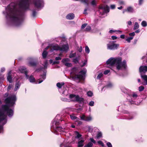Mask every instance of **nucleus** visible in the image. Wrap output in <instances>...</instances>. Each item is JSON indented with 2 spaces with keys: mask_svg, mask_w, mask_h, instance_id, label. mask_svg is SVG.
Returning a JSON list of instances; mask_svg holds the SVG:
<instances>
[{
  "mask_svg": "<svg viewBox=\"0 0 147 147\" xmlns=\"http://www.w3.org/2000/svg\"><path fill=\"white\" fill-rule=\"evenodd\" d=\"M19 9H16L13 3H11L5 9V12H3L7 19L16 26H19L23 20L24 11L29 8L28 0H21L18 3Z\"/></svg>",
  "mask_w": 147,
  "mask_h": 147,
  "instance_id": "1",
  "label": "nucleus"
},
{
  "mask_svg": "<svg viewBox=\"0 0 147 147\" xmlns=\"http://www.w3.org/2000/svg\"><path fill=\"white\" fill-rule=\"evenodd\" d=\"M122 58L120 57L116 58L111 57L106 62L107 67L111 68V67L115 65L117 69L119 70L122 68H125L126 62L125 60L121 61Z\"/></svg>",
  "mask_w": 147,
  "mask_h": 147,
  "instance_id": "2",
  "label": "nucleus"
},
{
  "mask_svg": "<svg viewBox=\"0 0 147 147\" xmlns=\"http://www.w3.org/2000/svg\"><path fill=\"white\" fill-rule=\"evenodd\" d=\"M7 112L9 117H11L13 115V111L6 107L4 109L0 108V125H3L7 122V116L5 112ZM3 127L0 125V130L2 129Z\"/></svg>",
  "mask_w": 147,
  "mask_h": 147,
  "instance_id": "3",
  "label": "nucleus"
},
{
  "mask_svg": "<svg viewBox=\"0 0 147 147\" xmlns=\"http://www.w3.org/2000/svg\"><path fill=\"white\" fill-rule=\"evenodd\" d=\"M86 70H83L80 71L79 74L78 69L74 68L73 69V72L71 73V75L73 78L75 80H84L85 78V75L86 73Z\"/></svg>",
  "mask_w": 147,
  "mask_h": 147,
  "instance_id": "4",
  "label": "nucleus"
},
{
  "mask_svg": "<svg viewBox=\"0 0 147 147\" xmlns=\"http://www.w3.org/2000/svg\"><path fill=\"white\" fill-rule=\"evenodd\" d=\"M51 46L52 48L50 50L51 52H52L54 50L60 51H67L69 49V46L67 44L63 45L61 47H60L57 44H51Z\"/></svg>",
  "mask_w": 147,
  "mask_h": 147,
  "instance_id": "5",
  "label": "nucleus"
},
{
  "mask_svg": "<svg viewBox=\"0 0 147 147\" xmlns=\"http://www.w3.org/2000/svg\"><path fill=\"white\" fill-rule=\"evenodd\" d=\"M16 100V96L14 95H12L6 98L5 101L9 106H12L15 104Z\"/></svg>",
  "mask_w": 147,
  "mask_h": 147,
  "instance_id": "6",
  "label": "nucleus"
},
{
  "mask_svg": "<svg viewBox=\"0 0 147 147\" xmlns=\"http://www.w3.org/2000/svg\"><path fill=\"white\" fill-rule=\"evenodd\" d=\"M59 115H57L55 119L53 120L52 122V125L51 126V128L54 129L56 131H63V129L60 127L57 126V125L59 124V121H56L55 119Z\"/></svg>",
  "mask_w": 147,
  "mask_h": 147,
  "instance_id": "7",
  "label": "nucleus"
},
{
  "mask_svg": "<svg viewBox=\"0 0 147 147\" xmlns=\"http://www.w3.org/2000/svg\"><path fill=\"white\" fill-rule=\"evenodd\" d=\"M115 41H111L109 42V43L107 45V49L110 50H114L117 49L119 47V45L118 44H115Z\"/></svg>",
  "mask_w": 147,
  "mask_h": 147,
  "instance_id": "8",
  "label": "nucleus"
},
{
  "mask_svg": "<svg viewBox=\"0 0 147 147\" xmlns=\"http://www.w3.org/2000/svg\"><path fill=\"white\" fill-rule=\"evenodd\" d=\"M33 4L35 7L37 8H41L43 7V1L42 0H34Z\"/></svg>",
  "mask_w": 147,
  "mask_h": 147,
  "instance_id": "9",
  "label": "nucleus"
},
{
  "mask_svg": "<svg viewBox=\"0 0 147 147\" xmlns=\"http://www.w3.org/2000/svg\"><path fill=\"white\" fill-rule=\"evenodd\" d=\"M99 11L100 13L101 12H102L101 14H103L104 13L109 12V8L107 5L104 6V7H100L99 8Z\"/></svg>",
  "mask_w": 147,
  "mask_h": 147,
  "instance_id": "10",
  "label": "nucleus"
},
{
  "mask_svg": "<svg viewBox=\"0 0 147 147\" xmlns=\"http://www.w3.org/2000/svg\"><path fill=\"white\" fill-rule=\"evenodd\" d=\"M19 71L22 73L24 74L26 76V77L27 78H28V76L27 75L28 71L24 67H20L19 69Z\"/></svg>",
  "mask_w": 147,
  "mask_h": 147,
  "instance_id": "11",
  "label": "nucleus"
},
{
  "mask_svg": "<svg viewBox=\"0 0 147 147\" xmlns=\"http://www.w3.org/2000/svg\"><path fill=\"white\" fill-rule=\"evenodd\" d=\"M139 71L141 74H145L147 71V66H140L139 68Z\"/></svg>",
  "mask_w": 147,
  "mask_h": 147,
  "instance_id": "12",
  "label": "nucleus"
},
{
  "mask_svg": "<svg viewBox=\"0 0 147 147\" xmlns=\"http://www.w3.org/2000/svg\"><path fill=\"white\" fill-rule=\"evenodd\" d=\"M78 97V95H76L74 94H71L69 96V98L71 99V100L74 101H76Z\"/></svg>",
  "mask_w": 147,
  "mask_h": 147,
  "instance_id": "13",
  "label": "nucleus"
},
{
  "mask_svg": "<svg viewBox=\"0 0 147 147\" xmlns=\"http://www.w3.org/2000/svg\"><path fill=\"white\" fill-rule=\"evenodd\" d=\"M141 77L142 79L144 81V82L143 84L144 85L147 84V76L146 75H142L141 74Z\"/></svg>",
  "mask_w": 147,
  "mask_h": 147,
  "instance_id": "14",
  "label": "nucleus"
},
{
  "mask_svg": "<svg viewBox=\"0 0 147 147\" xmlns=\"http://www.w3.org/2000/svg\"><path fill=\"white\" fill-rule=\"evenodd\" d=\"M74 15L73 13H70L68 14L66 16L67 19L71 20L74 19Z\"/></svg>",
  "mask_w": 147,
  "mask_h": 147,
  "instance_id": "15",
  "label": "nucleus"
},
{
  "mask_svg": "<svg viewBox=\"0 0 147 147\" xmlns=\"http://www.w3.org/2000/svg\"><path fill=\"white\" fill-rule=\"evenodd\" d=\"M11 71H10L8 73V76L7 77V80L10 83H11L12 82V77L11 76Z\"/></svg>",
  "mask_w": 147,
  "mask_h": 147,
  "instance_id": "16",
  "label": "nucleus"
},
{
  "mask_svg": "<svg viewBox=\"0 0 147 147\" xmlns=\"http://www.w3.org/2000/svg\"><path fill=\"white\" fill-rule=\"evenodd\" d=\"M84 141V140H81L79 141L78 143V147H82L84 145L83 143Z\"/></svg>",
  "mask_w": 147,
  "mask_h": 147,
  "instance_id": "17",
  "label": "nucleus"
},
{
  "mask_svg": "<svg viewBox=\"0 0 147 147\" xmlns=\"http://www.w3.org/2000/svg\"><path fill=\"white\" fill-rule=\"evenodd\" d=\"M46 73H44V74L41 76L42 78L43 79V80H39L38 82V83L40 84L43 81V80H45L46 78Z\"/></svg>",
  "mask_w": 147,
  "mask_h": 147,
  "instance_id": "18",
  "label": "nucleus"
},
{
  "mask_svg": "<svg viewBox=\"0 0 147 147\" xmlns=\"http://www.w3.org/2000/svg\"><path fill=\"white\" fill-rule=\"evenodd\" d=\"M138 97V95L136 93L133 92L132 94L131 95V97L132 99H136Z\"/></svg>",
  "mask_w": 147,
  "mask_h": 147,
  "instance_id": "19",
  "label": "nucleus"
},
{
  "mask_svg": "<svg viewBox=\"0 0 147 147\" xmlns=\"http://www.w3.org/2000/svg\"><path fill=\"white\" fill-rule=\"evenodd\" d=\"M20 84L19 82H17L15 85L14 90L15 91L17 90H18V89L20 88Z\"/></svg>",
  "mask_w": 147,
  "mask_h": 147,
  "instance_id": "20",
  "label": "nucleus"
},
{
  "mask_svg": "<svg viewBox=\"0 0 147 147\" xmlns=\"http://www.w3.org/2000/svg\"><path fill=\"white\" fill-rule=\"evenodd\" d=\"M29 80L31 82H34L35 80L34 78L32 76H31L29 78H28Z\"/></svg>",
  "mask_w": 147,
  "mask_h": 147,
  "instance_id": "21",
  "label": "nucleus"
},
{
  "mask_svg": "<svg viewBox=\"0 0 147 147\" xmlns=\"http://www.w3.org/2000/svg\"><path fill=\"white\" fill-rule=\"evenodd\" d=\"M70 118L73 120H75L76 119V120H78V119L77 117H76L74 114H71L70 115Z\"/></svg>",
  "mask_w": 147,
  "mask_h": 147,
  "instance_id": "22",
  "label": "nucleus"
},
{
  "mask_svg": "<svg viewBox=\"0 0 147 147\" xmlns=\"http://www.w3.org/2000/svg\"><path fill=\"white\" fill-rule=\"evenodd\" d=\"M127 11L129 12L132 13L134 11V9L132 7H127Z\"/></svg>",
  "mask_w": 147,
  "mask_h": 147,
  "instance_id": "23",
  "label": "nucleus"
},
{
  "mask_svg": "<svg viewBox=\"0 0 147 147\" xmlns=\"http://www.w3.org/2000/svg\"><path fill=\"white\" fill-rule=\"evenodd\" d=\"M75 134L76 135V138H80V139H82L81 138L82 135L79 134L78 132V131H76Z\"/></svg>",
  "mask_w": 147,
  "mask_h": 147,
  "instance_id": "24",
  "label": "nucleus"
},
{
  "mask_svg": "<svg viewBox=\"0 0 147 147\" xmlns=\"http://www.w3.org/2000/svg\"><path fill=\"white\" fill-rule=\"evenodd\" d=\"M84 101V99L83 98L80 97L79 96H78V97L77 98L76 101L81 102H83Z\"/></svg>",
  "mask_w": 147,
  "mask_h": 147,
  "instance_id": "25",
  "label": "nucleus"
},
{
  "mask_svg": "<svg viewBox=\"0 0 147 147\" xmlns=\"http://www.w3.org/2000/svg\"><path fill=\"white\" fill-rule=\"evenodd\" d=\"M47 54V52L45 50H44L42 53L43 58H46Z\"/></svg>",
  "mask_w": 147,
  "mask_h": 147,
  "instance_id": "26",
  "label": "nucleus"
},
{
  "mask_svg": "<svg viewBox=\"0 0 147 147\" xmlns=\"http://www.w3.org/2000/svg\"><path fill=\"white\" fill-rule=\"evenodd\" d=\"M139 25L137 22H136L134 26V30H136L138 29L139 28Z\"/></svg>",
  "mask_w": 147,
  "mask_h": 147,
  "instance_id": "27",
  "label": "nucleus"
},
{
  "mask_svg": "<svg viewBox=\"0 0 147 147\" xmlns=\"http://www.w3.org/2000/svg\"><path fill=\"white\" fill-rule=\"evenodd\" d=\"M102 137V134L100 132H98L96 136V138L97 139L99 138Z\"/></svg>",
  "mask_w": 147,
  "mask_h": 147,
  "instance_id": "28",
  "label": "nucleus"
},
{
  "mask_svg": "<svg viewBox=\"0 0 147 147\" xmlns=\"http://www.w3.org/2000/svg\"><path fill=\"white\" fill-rule=\"evenodd\" d=\"M64 84V83H58L57 84V86L59 88H61Z\"/></svg>",
  "mask_w": 147,
  "mask_h": 147,
  "instance_id": "29",
  "label": "nucleus"
},
{
  "mask_svg": "<svg viewBox=\"0 0 147 147\" xmlns=\"http://www.w3.org/2000/svg\"><path fill=\"white\" fill-rule=\"evenodd\" d=\"M92 117L90 116H86V117L85 121H90L92 120Z\"/></svg>",
  "mask_w": 147,
  "mask_h": 147,
  "instance_id": "30",
  "label": "nucleus"
},
{
  "mask_svg": "<svg viewBox=\"0 0 147 147\" xmlns=\"http://www.w3.org/2000/svg\"><path fill=\"white\" fill-rule=\"evenodd\" d=\"M122 91L124 93H127V89L124 87H122L121 88Z\"/></svg>",
  "mask_w": 147,
  "mask_h": 147,
  "instance_id": "31",
  "label": "nucleus"
},
{
  "mask_svg": "<svg viewBox=\"0 0 147 147\" xmlns=\"http://www.w3.org/2000/svg\"><path fill=\"white\" fill-rule=\"evenodd\" d=\"M79 58L77 57L76 58L73 59V62L75 63H78V60Z\"/></svg>",
  "mask_w": 147,
  "mask_h": 147,
  "instance_id": "32",
  "label": "nucleus"
},
{
  "mask_svg": "<svg viewBox=\"0 0 147 147\" xmlns=\"http://www.w3.org/2000/svg\"><path fill=\"white\" fill-rule=\"evenodd\" d=\"M93 144L91 142H89L87 145L84 146V147H92Z\"/></svg>",
  "mask_w": 147,
  "mask_h": 147,
  "instance_id": "33",
  "label": "nucleus"
},
{
  "mask_svg": "<svg viewBox=\"0 0 147 147\" xmlns=\"http://www.w3.org/2000/svg\"><path fill=\"white\" fill-rule=\"evenodd\" d=\"M91 28L90 26H87L85 29L84 30L86 31H90L91 30Z\"/></svg>",
  "mask_w": 147,
  "mask_h": 147,
  "instance_id": "34",
  "label": "nucleus"
},
{
  "mask_svg": "<svg viewBox=\"0 0 147 147\" xmlns=\"http://www.w3.org/2000/svg\"><path fill=\"white\" fill-rule=\"evenodd\" d=\"M71 53L70 54L69 56V57L70 58H72V57H74L76 55V53H72V51H71Z\"/></svg>",
  "mask_w": 147,
  "mask_h": 147,
  "instance_id": "35",
  "label": "nucleus"
},
{
  "mask_svg": "<svg viewBox=\"0 0 147 147\" xmlns=\"http://www.w3.org/2000/svg\"><path fill=\"white\" fill-rule=\"evenodd\" d=\"M69 61V59L68 58H65L64 59H63L62 60V62L63 63H66L68 61Z\"/></svg>",
  "mask_w": 147,
  "mask_h": 147,
  "instance_id": "36",
  "label": "nucleus"
},
{
  "mask_svg": "<svg viewBox=\"0 0 147 147\" xmlns=\"http://www.w3.org/2000/svg\"><path fill=\"white\" fill-rule=\"evenodd\" d=\"M87 94L88 96H92L93 95V93L91 91H88L87 92Z\"/></svg>",
  "mask_w": 147,
  "mask_h": 147,
  "instance_id": "37",
  "label": "nucleus"
},
{
  "mask_svg": "<svg viewBox=\"0 0 147 147\" xmlns=\"http://www.w3.org/2000/svg\"><path fill=\"white\" fill-rule=\"evenodd\" d=\"M133 38V37H129L126 39V40L128 42H130V41L132 40Z\"/></svg>",
  "mask_w": 147,
  "mask_h": 147,
  "instance_id": "38",
  "label": "nucleus"
},
{
  "mask_svg": "<svg viewBox=\"0 0 147 147\" xmlns=\"http://www.w3.org/2000/svg\"><path fill=\"white\" fill-rule=\"evenodd\" d=\"M103 76V74L102 73H100L98 75V76H97V78L98 79H100L101 78L102 76Z\"/></svg>",
  "mask_w": 147,
  "mask_h": 147,
  "instance_id": "39",
  "label": "nucleus"
},
{
  "mask_svg": "<svg viewBox=\"0 0 147 147\" xmlns=\"http://www.w3.org/2000/svg\"><path fill=\"white\" fill-rule=\"evenodd\" d=\"M97 1L96 0H92L91 1V4L92 5H96V4Z\"/></svg>",
  "mask_w": 147,
  "mask_h": 147,
  "instance_id": "40",
  "label": "nucleus"
},
{
  "mask_svg": "<svg viewBox=\"0 0 147 147\" xmlns=\"http://www.w3.org/2000/svg\"><path fill=\"white\" fill-rule=\"evenodd\" d=\"M141 24L143 27H145L147 26L146 22L145 21H143L142 22Z\"/></svg>",
  "mask_w": 147,
  "mask_h": 147,
  "instance_id": "41",
  "label": "nucleus"
},
{
  "mask_svg": "<svg viewBox=\"0 0 147 147\" xmlns=\"http://www.w3.org/2000/svg\"><path fill=\"white\" fill-rule=\"evenodd\" d=\"M85 51V52L88 53L90 52L89 49L87 46L86 47Z\"/></svg>",
  "mask_w": 147,
  "mask_h": 147,
  "instance_id": "42",
  "label": "nucleus"
},
{
  "mask_svg": "<svg viewBox=\"0 0 147 147\" xmlns=\"http://www.w3.org/2000/svg\"><path fill=\"white\" fill-rule=\"evenodd\" d=\"M67 67H71V64L69 63H68L67 62L63 63Z\"/></svg>",
  "mask_w": 147,
  "mask_h": 147,
  "instance_id": "43",
  "label": "nucleus"
},
{
  "mask_svg": "<svg viewBox=\"0 0 147 147\" xmlns=\"http://www.w3.org/2000/svg\"><path fill=\"white\" fill-rule=\"evenodd\" d=\"M144 86H141L139 87V91L140 92H141L143 91L144 89Z\"/></svg>",
  "mask_w": 147,
  "mask_h": 147,
  "instance_id": "44",
  "label": "nucleus"
},
{
  "mask_svg": "<svg viewBox=\"0 0 147 147\" xmlns=\"http://www.w3.org/2000/svg\"><path fill=\"white\" fill-rule=\"evenodd\" d=\"M29 63L30 65L32 66H34L36 65V63L34 62H30Z\"/></svg>",
  "mask_w": 147,
  "mask_h": 147,
  "instance_id": "45",
  "label": "nucleus"
},
{
  "mask_svg": "<svg viewBox=\"0 0 147 147\" xmlns=\"http://www.w3.org/2000/svg\"><path fill=\"white\" fill-rule=\"evenodd\" d=\"M87 24L86 23H84L81 26V29H84L87 26Z\"/></svg>",
  "mask_w": 147,
  "mask_h": 147,
  "instance_id": "46",
  "label": "nucleus"
},
{
  "mask_svg": "<svg viewBox=\"0 0 147 147\" xmlns=\"http://www.w3.org/2000/svg\"><path fill=\"white\" fill-rule=\"evenodd\" d=\"M80 117L82 120L85 121L86 116H85L84 115H83L82 116H80Z\"/></svg>",
  "mask_w": 147,
  "mask_h": 147,
  "instance_id": "47",
  "label": "nucleus"
},
{
  "mask_svg": "<svg viewBox=\"0 0 147 147\" xmlns=\"http://www.w3.org/2000/svg\"><path fill=\"white\" fill-rule=\"evenodd\" d=\"M94 102L92 101H90L89 103V105L91 106H92L94 105Z\"/></svg>",
  "mask_w": 147,
  "mask_h": 147,
  "instance_id": "48",
  "label": "nucleus"
},
{
  "mask_svg": "<svg viewBox=\"0 0 147 147\" xmlns=\"http://www.w3.org/2000/svg\"><path fill=\"white\" fill-rule=\"evenodd\" d=\"M98 143L99 144H100L102 146H104V143L101 141H99L98 142Z\"/></svg>",
  "mask_w": 147,
  "mask_h": 147,
  "instance_id": "49",
  "label": "nucleus"
},
{
  "mask_svg": "<svg viewBox=\"0 0 147 147\" xmlns=\"http://www.w3.org/2000/svg\"><path fill=\"white\" fill-rule=\"evenodd\" d=\"M61 100L63 101H66V102L67 101H69V100L68 99H67V98H61Z\"/></svg>",
  "mask_w": 147,
  "mask_h": 147,
  "instance_id": "50",
  "label": "nucleus"
},
{
  "mask_svg": "<svg viewBox=\"0 0 147 147\" xmlns=\"http://www.w3.org/2000/svg\"><path fill=\"white\" fill-rule=\"evenodd\" d=\"M107 145L108 147H112V145L111 143L108 142L107 143Z\"/></svg>",
  "mask_w": 147,
  "mask_h": 147,
  "instance_id": "51",
  "label": "nucleus"
},
{
  "mask_svg": "<svg viewBox=\"0 0 147 147\" xmlns=\"http://www.w3.org/2000/svg\"><path fill=\"white\" fill-rule=\"evenodd\" d=\"M109 70H106L104 72V74L105 75L108 74L110 72Z\"/></svg>",
  "mask_w": 147,
  "mask_h": 147,
  "instance_id": "52",
  "label": "nucleus"
},
{
  "mask_svg": "<svg viewBox=\"0 0 147 147\" xmlns=\"http://www.w3.org/2000/svg\"><path fill=\"white\" fill-rule=\"evenodd\" d=\"M36 12L34 10L33 11L32 13V16L34 17L36 16Z\"/></svg>",
  "mask_w": 147,
  "mask_h": 147,
  "instance_id": "53",
  "label": "nucleus"
},
{
  "mask_svg": "<svg viewBox=\"0 0 147 147\" xmlns=\"http://www.w3.org/2000/svg\"><path fill=\"white\" fill-rule=\"evenodd\" d=\"M90 140L92 142H93L94 144H95L96 143V141L93 138H91L90 139Z\"/></svg>",
  "mask_w": 147,
  "mask_h": 147,
  "instance_id": "54",
  "label": "nucleus"
},
{
  "mask_svg": "<svg viewBox=\"0 0 147 147\" xmlns=\"http://www.w3.org/2000/svg\"><path fill=\"white\" fill-rule=\"evenodd\" d=\"M51 44L49 45V46H47L46 48H45V50L46 51V50H47L49 48H51V49L52 48V46H51Z\"/></svg>",
  "mask_w": 147,
  "mask_h": 147,
  "instance_id": "55",
  "label": "nucleus"
},
{
  "mask_svg": "<svg viewBox=\"0 0 147 147\" xmlns=\"http://www.w3.org/2000/svg\"><path fill=\"white\" fill-rule=\"evenodd\" d=\"M111 8L112 9H114L115 7V5H112L110 6Z\"/></svg>",
  "mask_w": 147,
  "mask_h": 147,
  "instance_id": "56",
  "label": "nucleus"
},
{
  "mask_svg": "<svg viewBox=\"0 0 147 147\" xmlns=\"http://www.w3.org/2000/svg\"><path fill=\"white\" fill-rule=\"evenodd\" d=\"M122 33V31L119 30H116V34H118V33H120V34H121Z\"/></svg>",
  "mask_w": 147,
  "mask_h": 147,
  "instance_id": "57",
  "label": "nucleus"
},
{
  "mask_svg": "<svg viewBox=\"0 0 147 147\" xmlns=\"http://www.w3.org/2000/svg\"><path fill=\"white\" fill-rule=\"evenodd\" d=\"M112 39L113 40H115L117 38V37L116 36H111Z\"/></svg>",
  "mask_w": 147,
  "mask_h": 147,
  "instance_id": "58",
  "label": "nucleus"
},
{
  "mask_svg": "<svg viewBox=\"0 0 147 147\" xmlns=\"http://www.w3.org/2000/svg\"><path fill=\"white\" fill-rule=\"evenodd\" d=\"M116 30H111L109 31V32L110 33H112L113 32H115L116 33Z\"/></svg>",
  "mask_w": 147,
  "mask_h": 147,
  "instance_id": "59",
  "label": "nucleus"
},
{
  "mask_svg": "<svg viewBox=\"0 0 147 147\" xmlns=\"http://www.w3.org/2000/svg\"><path fill=\"white\" fill-rule=\"evenodd\" d=\"M135 32H133L129 34V35L131 36H134L135 35Z\"/></svg>",
  "mask_w": 147,
  "mask_h": 147,
  "instance_id": "60",
  "label": "nucleus"
},
{
  "mask_svg": "<svg viewBox=\"0 0 147 147\" xmlns=\"http://www.w3.org/2000/svg\"><path fill=\"white\" fill-rule=\"evenodd\" d=\"M47 61H46L45 63V65H44V67L45 68H46L47 67Z\"/></svg>",
  "mask_w": 147,
  "mask_h": 147,
  "instance_id": "61",
  "label": "nucleus"
},
{
  "mask_svg": "<svg viewBox=\"0 0 147 147\" xmlns=\"http://www.w3.org/2000/svg\"><path fill=\"white\" fill-rule=\"evenodd\" d=\"M112 86V84L111 83H109L106 87L107 88H109L111 87Z\"/></svg>",
  "mask_w": 147,
  "mask_h": 147,
  "instance_id": "62",
  "label": "nucleus"
},
{
  "mask_svg": "<svg viewBox=\"0 0 147 147\" xmlns=\"http://www.w3.org/2000/svg\"><path fill=\"white\" fill-rule=\"evenodd\" d=\"M61 58L60 57H57L55 58V60H61Z\"/></svg>",
  "mask_w": 147,
  "mask_h": 147,
  "instance_id": "63",
  "label": "nucleus"
},
{
  "mask_svg": "<svg viewBox=\"0 0 147 147\" xmlns=\"http://www.w3.org/2000/svg\"><path fill=\"white\" fill-rule=\"evenodd\" d=\"M8 94H9L7 92V93H5L4 95V97H5L7 96L8 95Z\"/></svg>",
  "mask_w": 147,
  "mask_h": 147,
  "instance_id": "64",
  "label": "nucleus"
}]
</instances>
